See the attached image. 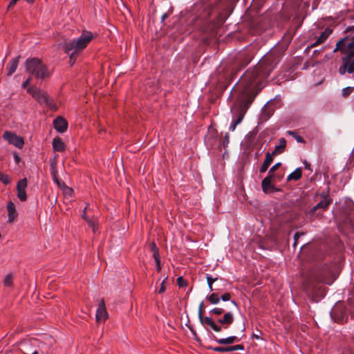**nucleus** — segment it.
<instances>
[{
  "instance_id": "f257e3e1",
  "label": "nucleus",
  "mask_w": 354,
  "mask_h": 354,
  "mask_svg": "<svg viewBox=\"0 0 354 354\" xmlns=\"http://www.w3.org/2000/svg\"><path fill=\"white\" fill-rule=\"evenodd\" d=\"M285 50L283 47L274 48L262 57L253 68L247 70L240 77L233 88L234 93H237L238 95L233 113L236 118L233 119L229 128L230 131H234L242 122L256 95L263 88L264 81L279 64Z\"/></svg>"
},
{
  "instance_id": "f03ea898",
  "label": "nucleus",
  "mask_w": 354,
  "mask_h": 354,
  "mask_svg": "<svg viewBox=\"0 0 354 354\" xmlns=\"http://www.w3.org/2000/svg\"><path fill=\"white\" fill-rule=\"evenodd\" d=\"M306 257L310 267L303 272V287L312 301L317 302L326 294L320 283L330 285L336 278L333 272L334 264L329 257L315 245L308 248Z\"/></svg>"
},
{
  "instance_id": "7ed1b4c3",
  "label": "nucleus",
  "mask_w": 354,
  "mask_h": 354,
  "mask_svg": "<svg viewBox=\"0 0 354 354\" xmlns=\"http://www.w3.org/2000/svg\"><path fill=\"white\" fill-rule=\"evenodd\" d=\"M218 0H205L203 10L197 18L196 26L203 32H208L214 28V18L219 14Z\"/></svg>"
},
{
  "instance_id": "20e7f679",
  "label": "nucleus",
  "mask_w": 354,
  "mask_h": 354,
  "mask_svg": "<svg viewBox=\"0 0 354 354\" xmlns=\"http://www.w3.org/2000/svg\"><path fill=\"white\" fill-rule=\"evenodd\" d=\"M92 38L93 35L91 32H84L78 39L70 41L65 44V53L69 55L71 65L75 63L78 53L86 48Z\"/></svg>"
},
{
  "instance_id": "39448f33",
  "label": "nucleus",
  "mask_w": 354,
  "mask_h": 354,
  "mask_svg": "<svg viewBox=\"0 0 354 354\" xmlns=\"http://www.w3.org/2000/svg\"><path fill=\"white\" fill-rule=\"evenodd\" d=\"M26 71L37 80H45L51 76L48 66L38 58H28L25 62Z\"/></svg>"
},
{
  "instance_id": "423d86ee",
  "label": "nucleus",
  "mask_w": 354,
  "mask_h": 354,
  "mask_svg": "<svg viewBox=\"0 0 354 354\" xmlns=\"http://www.w3.org/2000/svg\"><path fill=\"white\" fill-rule=\"evenodd\" d=\"M27 92L40 104H44L50 109L55 107L53 101L50 99L47 93L37 88L35 86H30L27 88Z\"/></svg>"
},
{
  "instance_id": "0eeeda50",
  "label": "nucleus",
  "mask_w": 354,
  "mask_h": 354,
  "mask_svg": "<svg viewBox=\"0 0 354 354\" xmlns=\"http://www.w3.org/2000/svg\"><path fill=\"white\" fill-rule=\"evenodd\" d=\"M338 50L347 55H354V36L352 37H345L339 40L333 52Z\"/></svg>"
},
{
  "instance_id": "6e6552de",
  "label": "nucleus",
  "mask_w": 354,
  "mask_h": 354,
  "mask_svg": "<svg viewBox=\"0 0 354 354\" xmlns=\"http://www.w3.org/2000/svg\"><path fill=\"white\" fill-rule=\"evenodd\" d=\"M332 319L339 324H343L348 320L346 308L342 305H337L330 311Z\"/></svg>"
},
{
  "instance_id": "1a4fd4ad",
  "label": "nucleus",
  "mask_w": 354,
  "mask_h": 354,
  "mask_svg": "<svg viewBox=\"0 0 354 354\" xmlns=\"http://www.w3.org/2000/svg\"><path fill=\"white\" fill-rule=\"evenodd\" d=\"M3 138L10 144L19 149H21L24 145V140L21 137L18 136L15 133L10 131H5L3 134Z\"/></svg>"
},
{
  "instance_id": "9d476101",
  "label": "nucleus",
  "mask_w": 354,
  "mask_h": 354,
  "mask_svg": "<svg viewBox=\"0 0 354 354\" xmlns=\"http://www.w3.org/2000/svg\"><path fill=\"white\" fill-rule=\"evenodd\" d=\"M199 321L201 324L203 326H204L207 330H209V329H212V330L216 333H220L222 331V326H221L217 323V320L215 321L209 317H205L204 318Z\"/></svg>"
},
{
  "instance_id": "9b49d317",
  "label": "nucleus",
  "mask_w": 354,
  "mask_h": 354,
  "mask_svg": "<svg viewBox=\"0 0 354 354\" xmlns=\"http://www.w3.org/2000/svg\"><path fill=\"white\" fill-rule=\"evenodd\" d=\"M322 200L315 205L310 211V214H314L318 209L326 210L332 203V199L329 198L328 193L323 192L321 194Z\"/></svg>"
},
{
  "instance_id": "f8f14e48",
  "label": "nucleus",
  "mask_w": 354,
  "mask_h": 354,
  "mask_svg": "<svg viewBox=\"0 0 354 354\" xmlns=\"http://www.w3.org/2000/svg\"><path fill=\"white\" fill-rule=\"evenodd\" d=\"M27 184L28 181L26 178L19 180L17 184V197L22 202L27 200V195L26 192Z\"/></svg>"
},
{
  "instance_id": "ddd939ff",
  "label": "nucleus",
  "mask_w": 354,
  "mask_h": 354,
  "mask_svg": "<svg viewBox=\"0 0 354 354\" xmlns=\"http://www.w3.org/2000/svg\"><path fill=\"white\" fill-rule=\"evenodd\" d=\"M108 316L106 309L105 301L101 299L96 311L95 319L97 322H104Z\"/></svg>"
},
{
  "instance_id": "4468645a",
  "label": "nucleus",
  "mask_w": 354,
  "mask_h": 354,
  "mask_svg": "<svg viewBox=\"0 0 354 354\" xmlns=\"http://www.w3.org/2000/svg\"><path fill=\"white\" fill-rule=\"evenodd\" d=\"M234 322V315L231 312L225 313L223 317L217 319V323L223 329H227Z\"/></svg>"
},
{
  "instance_id": "2eb2a0df",
  "label": "nucleus",
  "mask_w": 354,
  "mask_h": 354,
  "mask_svg": "<svg viewBox=\"0 0 354 354\" xmlns=\"http://www.w3.org/2000/svg\"><path fill=\"white\" fill-rule=\"evenodd\" d=\"M252 57V53L249 50H244L239 54L237 61L241 67H245L251 62Z\"/></svg>"
},
{
  "instance_id": "dca6fc26",
  "label": "nucleus",
  "mask_w": 354,
  "mask_h": 354,
  "mask_svg": "<svg viewBox=\"0 0 354 354\" xmlns=\"http://www.w3.org/2000/svg\"><path fill=\"white\" fill-rule=\"evenodd\" d=\"M54 128L59 133H64L67 130L68 122L62 117L59 116L53 121Z\"/></svg>"
},
{
  "instance_id": "f3484780",
  "label": "nucleus",
  "mask_w": 354,
  "mask_h": 354,
  "mask_svg": "<svg viewBox=\"0 0 354 354\" xmlns=\"http://www.w3.org/2000/svg\"><path fill=\"white\" fill-rule=\"evenodd\" d=\"M354 55H347L342 58L343 67L348 73L354 72Z\"/></svg>"
},
{
  "instance_id": "a211bd4d",
  "label": "nucleus",
  "mask_w": 354,
  "mask_h": 354,
  "mask_svg": "<svg viewBox=\"0 0 354 354\" xmlns=\"http://www.w3.org/2000/svg\"><path fill=\"white\" fill-rule=\"evenodd\" d=\"M8 222L12 223L18 216L15 205L13 202L9 201L7 205Z\"/></svg>"
},
{
  "instance_id": "6ab92c4d",
  "label": "nucleus",
  "mask_w": 354,
  "mask_h": 354,
  "mask_svg": "<svg viewBox=\"0 0 354 354\" xmlns=\"http://www.w3.org/2000/svg\"><path fill=\"white\" fill-rule=\"evenodd\" d=\"M212 339L219 344L229 345L239 342L240 339L236 336H230L226 338L218 339L215 335H212Z\"/></svg>"
},
{
  "instance_id": "aec40b11",
  "label": "nucleus",
  "mask_w": 354,
  "mask_h": 354,
  "mask_svg": "<svg viewBox=\"0 0 354 354\" xmlns=\"http://www.w3.org/2000/svg\"><path fill=\"white\" fill-rule=\"evenodd\" d=\"M261 187L263 192L266 194L273 192L276 189L273 182L269 180L268 178H264L263 179Z\"/></svg>"
},
{
  "instance_id": "412c9836",
  "label": "nucleus",
  "mask_w": 354,
  "mask_h": 354,
  "mask_svg": "<svg viewBox=\"0 0 354 354\" xmlns=\"http://www.w3.org/2000/svg\"><path fill=\"white\" fill-rule=\"evenodd\" d=\"M332 29L329 28H326L324 31L321 33L316 41L311 45V47H315L324 42L328 36L332 33Z\"/></svg>"
},
{
  "instance_id": "4be33fe9",
  "label": "nucleus",
  "mask_w": 354,
  "mask_h": 354,
  "mask_svg": "<svg viewBox=\"0 0 354 354\" xmlns=\"http://www.w3.org/2000/svg\"><path fill=\"white\" fill-rule=\"evenodd\" d=\"M273 154L267 152L266 154V158L261 167H260L259 171L260 173H265L270 164L273 161Z\"/></svg>"
},
{
  "instance_id": "5701e85b",
  "label": "nucleus",
  "mask_w": 354,
  "mask_h": 354,
  "mask_svg": "<svg viewBox=\"0 0 354 354\" xmlns=\"http://www.w3.org/2000/svg\"><path fill=\"white\" fill-rule=\"evenodd\" d=\"M19 57L12 59L7 65L6 69L8 70L7 75L8 76L12 75L16 71L19 64Z\"/></svg>"
},
{
  "instance_id": "b1692460",
  "label": "nucleus",
  "mask_w": 354,
  "mask_h": 354,
  "mask_svg": "<svg viewBox=\"0 0 354 354\" xmlns=\"http://www.w3.org/2000/svg\"><path fill=\"white\" fill-rule=\"evenodd\" d=\"M53 148L54 151L62 152L65 149V145L59 137H56L53 140Z\"/></svg>"
},
{
  "instance_id": "393cba45",
  "label": "nucleus",
  "mask_w": 354,
  "mask_h": 354,
  "mask_svg": "<svg viewBox=\"0 0 354 354\" xmlns=\"http://www.w3.org/2000/svg\"><path fill=\"white\" fill-rule=\"evenodd\" d=\"M286 147V139L283 138H280L279 145L275 146L274 150L272 154H273L274 156L276 154H279V153H283Z\"/></svg>"
},
{
  "instance_id": "a878e982",
  "label": "nucleus",
  "mask_w": 354,
  "mask_h": 354,
  "mask_svg": "<svg viewBox=\"0 0 354 354\" xmlns=\"http://www.w3.org/2000/svg\"><path fill=\"white\" fill-rule=\"evenodd\" d=\"M302 175V170L300 167L297 168L293 172L288 175L287 181L298 180L301 178Z\"/></svg>"
},
{
  "instance_id": "bb28decb",
  "label": "nucleus",
  "mask_w": 354,
  "mask_h": 354,
  "mask_svg": "<svg viewBox=\"0 0 354 354\" xmlns=\"http://www.w3.org/2000/svg\"><path fill=\"white\" fill-rule=\"evenodd\" d=\"M207 348L209 350H212L216 352L219 353H227L231 352L230 346H208Z\"/></svg>"
},
{
  "instance_id": "cd10ccee",
  "label": "nucleus",
  "mask_w": 354,
  "mask_h": 354,
  "mask_svg": "<svg viewBox=\"0 0 354 354\" xmlns=\"http://www.w3.org/2000/svg\"><path fill=\"white\" fill-rule=\"evenodd\" d=\"M212 304H217L220 301V297L216 293H212L206 298Z\"/></svg>"
},
{
  "instance_id": "c85d7f7f",
  "label": "nucleus",
  "mask_w": 354,
  "mask_h": 354,
  "mask_svg": "<svg viewBox=\"0 0 354 354\" xmlns=\"http://www.w3.org/2000/svg\"><path fill=\"white\" fill-rule=\"evenodd\" d=\"M354 217V209L350 210L349 213L345 216V218L342 221L346 225L352 224V219Z\"/></svg>"
},
{
  "instance_id": "c756f323",
  "label": "nucleus",
  "mask_w": 354,
  "mask_h": 354,
  "mask_svg": "<svg viewBox=\"0 0 354 354\" xmlns=\"http://www.w3.org/2000/svg\"><path fill=\"white\" fill-rule=\"evenodd\" d=\"M287 133L290 136H292L297 140V142H299V143L305 142L304 139L301 136L298 135L295 131H288Z\"/></svg>"
},
{
  "instance_id": "7c9ffc66",
  "label": "nucleus",
  "mask_w": 354,
  "mask_h": 354,
  "mask_svg": "<svg viewBox=\"0 0 354 354\" xmlns=\"http://www.w3.org/2000/svg\"><path fill=\"white\" fill-rule=\"evenodd\" d=\"M0 181L4 185H8L11 183V178L8 175L4 174L0 171Z\"/></svg>"
},
{
  "instance_id": "2f4dec72",
  "label": "nucleus",
  "mask_w": 354,
  "mask_h": 354,
  "mask_svg": "<svg viewBox=\"0 0 354 354\" xmlns=\"http://www.w3.org/2000/svg\"><path fill=\"white\" fill-rule=\"evenodd\" d=\"M354 91V87H346L342 89V96L344 97H347L348 95H351V93Z\"/></svg>"
},
{
  "instance_id": "473e14b6",
  "label": "nucleus",
  "mask_w": 354,
  "mask_h": 354,
  "mask_svg": "<svg viewBox=\"0 0 354 354\" xmlns=\"http://www.w3.org/2000/svg\"><path fill=\"white\" fill-rule=\"evenodd\" d=\"M12 280H13L12 275L11 274H8L3 280L4 286H11L12 285Z\"/></svg>"
},
{
  "instance_id": "72a5a7b5",
  "label": "nucleus",
  "mask_w": 354,
  "mask_h": 354,
  "mask_svg": "<svg viewBox=\"0 0 354 354\" xmlns=\"http://www.w3.org/2000/svg\"><path fill=\"white\" fill-rule=\"evenodd\" d=\"M204 313V303L202 301L198 306V319L199 320L202 319L205 317L203 316Z\"/></svg>"
},
{
  "instance_id": "f704fd0d",
  "label": "nucleus",
  "mask_w": 354,
  "mask_h": 354,
  "mask_svg": "<svg viewBox=\"0 0 354 354\" xmlns=\"http://www.w3.org/2000/svg\"><path fill=\"white\" fill-rule=\"evenodd\" d=\"M209 313L220 315L223 313H225V310L222 308H214L210 310Z\"/></svg>"
},
{
  "instance_id": "c9c22d12",
  "label": "nucleus",
  "mask_w": 354,
  "mask_h": 354,
  "mask_svg": "<svg viewBox=\"0 0 354 354\" xmlns=\"http://www.w3.org/2000/svg\"><path fill=\"white\" fill-rule=\"evenodd\" d=\"M177 283L179 287H185L187 285V281L183 279V277H178L177 278Z\"/></svg>"
},
{
  "instance_id": "e433bc0d",
  "label": "nucleus",
  "mask_w": 354,
  "mask_h": 354,
  "mask_svg": "<svg viewBox=\"0 0 354 354\" xmlns=\"http://www.w3.org/2000/svg\"><path fill=\"white\" fill-rule=\"evenodd\" d=\"M230 142V136L228 133H226L225 135V137L222 142V145L224 148H226L228 146V144Z\"/></svg>"
},
{
  "instance_id": "4c0bfd02",
  "label": "nucleus",
  "mask_w": 354,
  "mask_h": 354,
  "mask_svg": "<svg viewBox=\"0 0 354 354\" xmlns=\"http://www.w3.org/2000/svg\"><path fill=\"white\" fill-rule=\"evenodd\" d=\"M206 279H207V285H213V283L217 281L218 278L217 277L213 278L211 275L207 274H206Z\"/></svg>"
},
{
  "instance_id": "58836bf2",
  "label": "nucleus",
  "mask_w": 354,
  "mask_h": 354,
  "mask_svg": "<svg viewBox=\"0 0 354 354\" xmlns=\"http://www.w3.org/2000/svg\"><path fill=\"white\" fill-rule=\"evenodd\" d=\"M230 348H231V352L234 351H238V350L243 351V350H244V346L242 344H237V345L230 346Z\"/></svg>"
},
{
  "instance_id": "ea45409f",
  "label": "nucleus",
  "mask_w": 354,
  "mask_h": 354,
  "mask_svg": "<svg viewBox=\"0 0 354 354\" xmlns=\"http://www.w3.org/2000/svg\"><path fill=\"white\" fill-rule=\"evenodd\" d=\"M167 280V277H166L163 281L161 283V285H160V288L158 290V293L161 294V293H163L165 291V282Z\"/></svg>"
},
{
  "instance_id": "a19ab883",
  "label": "nucleus",
  "mask_w": 354,
  "mask_h": 354,
  "mask_svg": "<svg viewBox=\"0 0 354 354\" xmlns=\"http://www.w3.org/2000/svg\"><path fill=\"white\" fill-rule=\"evenodd\" d=\"M230 298H231L230 293L226 292V293L223 294V295H221V297H220V300L222 299L223 301H226L230 300Z\"/></svg>"
},
{
  "instance_id": "79ce46f5",
  "label": "nucleus",
  "mask_w": 354,
  "mask_h": 354,
  "mask_svg": "<svg viewBox=\"0 0 354 354\" xmlns=\"http://www.w3.org/2000/svg\"><path fill=\"white\" fill-rule=\"evenodd\" d=\"M281 165V162H277L275 165H274L270 169V173H274L276 170H277Z\"/></svg>"
},
{
  "instance_id": "37998d69",
  "label": "nucleus",
  "mask_w": 354,
  "mask_h": 354,
  "mask_svg": "<svg viewBox=\"0 0 354 354\" xmlns=\"http://www.w3.org/2000/svg\"><path fill=\"white\" fill-rule=\"evenodd\" d=\"M304 234V233H301V232H296L294 235V240H295V242H294V244H293V246L295 247L296 245H297V240L299 239V238L302 236Z\"/></svg>"
},
{
  "instance_id": "c03bdc74",
  "label": "nucleus",
  "mask_w": 354,
  "mask_h": 354,
  "mask_svg": "<svg viewBox=\"0 0 354 354\" xmlns=\"http://www.w3.org/2000/svg\"><path fill=\"white\" fill-rule=\"evenodd\" d=\"M151 250L154 252L155 251H158V248H157L156 243L154 242H152L149 245Z\"/></svg>"
},
{
  "instance_id": "a18cd8bd",
  "label": "nucleus",
  "mask_w": 354,
  "mask_h": 354,
  "mask_svg": "<svg viewBox=\"0 0 354 354\" xmlns=\"http://www.w3.org/2000/svg\"><path fill=\"white\" fill-rule=\"evenodd\" d=\"M153 257L155 259V261L160 260L159 250L155 251L154 252H153Z\"/></svg>"
},
{
  "instance_id": "49530a36",
  "label": "nucleus",
  "mask_w": 354,
  "mask_h": 354,
  "mask_svg": "<svg viewBox=\"0 0 354 354\" xmlns=\"http://www.w3.org/2000/svg\"><path fill=\"white\" fill-rule=\"evenodd\" d=\"M266 178H268L269 180L273 182V180L275 178V174L274 173H270L269 171L268 176Z\"/></svg>"
},
{
  "instance_id": "de8ad7c7",
  "label": "nucleus",
  "mask_w": 354,
  "mask_h": 354,
  "mask_svg": "<svg viewBox=\"0 0 354 354\" xmlns=\"http://www.w3.org/2000/svg\"><path fill=\"white\" fill-rule=\"evenodd\" d=\"M344 32L345 33L354 32V25L347 27L346 28V30H344Z\"/></svg>"
},
{
  "instance_id": "09e8293b",
  "label": "nucleus",
  "mask_w": 354,
  "mask_h": 354,
  "mask_svg": "<svg viewBox=\"0 0 354 354\" xmlns=\"http://www.w3.org/2000/svg\"><path fill=\"white\" fill-rule=\"evenodd\" d=\"M19 0H11L8 6V9H10L13 7Z\"/></svg>"
},
{
  "instance_id": "8fccbe9b",
  "label": "nucleus",
  "mask_w": 354,
  "mask_h": 354,
  "mask_svg": "<svg viewBox=\"0 0 354 354\" xmlns=\"http://www.w3.org/2000/svg\"><path fill=\"white\" fill-rule=\"evenodd\" d=\"M156 269L158 272L161 270L160 260L156 261Z\"/></svg>"
},
{
  "instance_id": "3c124183",
  "label": "nucleus",
  "mask_w": 354,
  "mask_h": 354,
  "mask_svg": "<svg viewBox=\"0 0 354 354\" xmlns=\"http://www.w3.org/2000/svg\"><path fill=\"white\" fill-rule=\"evenodd\" d=\"M189 328L190 329V330L192 331V333H193V335L195 336V339H196L197 341H198V340H199V339L197 337V336H196V331L194 330V329L192 327H191V326H189Z\"/></svg>"
},
{
  "instance_id": "603ef678",
  "label": "nucleus",
  "mask_w": 354,
  "mask_h": 354,
  "mask_svg": "<svg viewBox=\"0 0 354 354\" xmlns=\"http://www.w3.org/2000/svg\"><path fill=\"white\" fill-rule=\"evenodd\" d=\"M304 163L305 168H306V169L311 170V169H310V164L309 162H308L306 160V161H304Z\"/></svg>"
},
{
  "instance_id": "864d4df0",
  "label": "nucleus",
  "mask_w": 354,
  "mask_h": 354,
  "mask_svg": "<svg viewBox=\"0 0 354 354\" xmlns=\"http://www.w3.org/2000/svg\"><path fill=\"white\" fill-rule=\"evenodd\" d=\"M30 85V83H28V80H26L25 82H24V83L22 84V87L24 88H28V86Z\"/></svg>"
},
{
  "instance_id": "5fc2aeb1",
  "label": "nucleus",
  "mask_w": 354,
  "mask_h": 354,
  "mask_svg": "<svg viewBox=\"0 0 354 354\" xmlns=\"http://www.w3.org/2000/svg\"><path fill=\"white\" fill-rule=\"evenodd\" d=\"M339 73L341 74H344L345 73V71H346V70H344V68L343 67V65L339 68Z\"/></svg>"
},
{
  "instance_id": "6e6d98bb",
  "label": "nucleus",
  "mask_w": 354,
  "mask_h": 354,
  "mask_svg": "<svg viewBox=\"0 0 354 354\" xmlns=\"http://www.w3.org/2000/svg\"><path fill=\"white\" fill-rule=\"evenodd\" d=\"M15 160L17 163H18L20 161V158L18 155H15Z\"/></svg>"
},
{
  "instance_id": "4d7b16f0",
  "label": "nucleus",
  "mask_w": 354,
  "mask_h": 354,
  "mask_svg": "<svg viewBox=\"0 0 354 354\" xmlns=\"http://www.w3.org/2000/svg\"><path fill=\"white\" fill-rule=\"evenodd\" d=\"M86 207H85V209H84V210L83 212L82 218L87 221L86 216Z\"/></svg>"
},
{
  "instance_id": "13d9d810",
  "label": "nucleus",
  "mask_w": 354,
  "mask_h": 354,
  "mask_svg": "<svg viewBox=\"0 0 354 354\" xmlns=\"http://www.w3.org/2000/svg\"><path fill=\"white\" fill-rule=\"evenodd\" d=\"M167 17V15L166 13H165V14H164V15H162V18H161L162 21H165V19Z\"/></svg>"
},
{
  "instance_id": "bf43d9fd",
  "label": "nucleus",
  "mask_w": 354,
  "mask_h": 354,
  "mask_svg": "<svg viewBox=\"0 0 354 354\" xmlns=\"http://www.w3.org/2000/svg\"><path fill=\"white\" fill-rule=\"evenodd\" d=\"M32 75H30V76L26 79V80H28V83L30 84L31 80H32Z\"/></svg>"
},
{
  "instance_id": "052dcab7",
  "label": "nucleus",
  "mask_w": 354,
  "mask_h": 354,
  "mask_svg": "<svg viewBox=\"0 0 354 354\" xmlns=\"http://www.w3.org/2000/svg\"><path fill=\"white\" fill-rule=\"evenodd\" d=\"M53 177H54V179L59 184V182H58V180L55 177V171L53 172Z\"/></svg>"
},
{
  "instance_id": "680f3d73",
  "label": "nucleus",
  "mask_w": 354,
  "mask_h": 354,
  "mask_svg": "<svg viewBox=\"0 0 354 354\" xmlns=\"http://www.w3.org/2000/svg\"><path fill=\"white\" fill-rule=\"evenodd\" d=\"M254 135L253 133H250L248 135V138H254Z\"/></svg>"
},
{
  "instance_id": "e2e57ef3",
  "label": "nucleus",
  "mask_w": 354,
  "mask_h": 354,
  "mask_svg": "<svg viewBox=\"0 0 354 354\" xmlns=\"http://www.w3.org/2000/svg\"><path fill=\"white\" fill-rule=\"evenodd\" d=\"M208 287H209L210 291L213 290L212 285H208Z\"/></svg>"
},
{
  "instance_id": "0e129e2a",
  "label": "nucleus",
  "mask_w": 354,
  "mask_h": 354,
  "mask_svg": "<svg viewBox=\"0 0 354 354\" xmlns=\"http://www.w3.org/2000/svg\"><path fill=\"white\" fill-rule=\"evenodd\" d=\"M26 1H27L28 3H33L35 1V0H25Z\"/></svg>"
},
{
  "instance_id": "69168bd1",
  "label": "nucleus",
  "mask_w": 354,
  "mask_h": 354,
  "mask_svg": "<svg viewBox=\"0 0 354 354\" xmlns=\"http://www.w3.org/2000/svg\"><path fill=\"white\" fill-rule=\"evenodd\" d=\"M88 221V223L89 225H91V226L93 225V223L92 221Z\"/></svg>"
},
{
  "instance_id": "338daca9",
  "label": "nucleus",
  "mask_w": 354,
  "mask_h": 354,
  "mask_svg": "<svg viewBox=\"0 0 354 354\" xmlns=\"http://www.w3.org/2000/svg\"><path fill=\"white\" fill-rule=\"evenodd\" d=\"M232 304L233 305H234L235 306H236V301H235L232 300Z\"/></svg>"
},
{
  "instance_id": "774afa93",
  "label": "nucleus",
  "mask_w": 354,
  "mask_h": 354,
  "mask_svg": "<svg viewBox=\"0 0 354 354\" xmlns=\"http://www.w3.org/2000/svg\"><path fill=\"white\" fill-rule=\"evenodd\" d=\"M32 354H38V352L37 351H35Z\"/></svg>"
}]
</instances>
